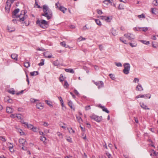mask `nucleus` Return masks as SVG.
I'll list each match as a JSON object with an SVG mask.
<instances>
[{"mask_svg": "<svg viewBox=\"0 0 158 158\" xmlns=\"http://www.w3.org/2000/svg\"><path fill=\"white\" fill-rule=\"evenodd\" d=\"M99 107L102 108L103 111H105L107 113H109V111L107 110L106 108H105L104 106H102L101 105H100Z\"/></svg>", "mask_w": 158, "mask_h": 158, "instance_id": "13", "label": "nucleus"}, {"mask_svg": "<svg viewBox=\"0 0 158 158\" xmlns=\"http://www.w3.org/2000/svg\"><path fill=\"white\" fill-rule=\"evenodd\" d=\"M115 65L118 67H122V64L120 62L119 63H116Z\"/></svg>", "mask_w": 158, "mask_h": 158, "instance_id": "52", "label": "nucleus"}, {"mask_svg": "<svg viewBox=\"0 0 158 158\" xmlns=\"http://www.w3.org/2000/svg\"><path fill=\"white\" fill-rule=\"evenodd\" d=\"M8 144H10L11 145L9 146V150H10V151L11 152H13V146L11 143H8Z\"/></svg>", "mask_w": 158, "mask_h": 158, "instance_id": "32", "label": "nucleus"}, {"mask_svg": "<svg viewBox=\"0 0 158 158\" xmlns=\"http://www.w3.org/2000/svg\"><path fill=\"white\" fill-rule=\"evenodd\" d=\"M74 92L77 95H79V93L77 90L75 89L74 90Z\"/></svg>", "mask_w": 158, "mask_h": 158, "instance_id": "58", "label": "nucleus"}, {"mask_svg": "<svg viewBox=\"0 0 158 158\" xmlns=\"http://www.w3.org/2000/svg\"><path fill=\"white\" fill-rule=\"evenodd\" d=\"M19 141L20 143L22 144L23 146H24V145H25V143L26 142V140L23 139H20Z\"/></svg>", "mask_w": 158, "mask_h": 158, "instance_id": "15", "label": "nucleus"}, {"mask_svg": "<svg viewBox=\"0 0 158 158\" xmlns=\"http://www.w3.org/2000/svg\"><path fill=\"white\" fill-rule=\"evenodd\" d=\"M152 4L153 5L157 6L158 5V1L157 0H154L153 1Z\"/></svg>", "mask_w": 158, "mask_h": 158, "instance_id": "33", "label": "nucleus"}, {"mask_svg": "<svg viewBox=\"0 0 158 158\" xmlns=\"http://www.w3.org/2000/svg\"><path fill=\"white\" fill-rule=\"evenodd\" d=\"M89 29V28L87 27V25H85V26H84L82 28V30L83 31H85Z\"/></svg>", "mask_w": 158, "mask_h": 158, "instance_id": "48", "label": "nucleus"}, {"mask_svg": "<svg viewBox=\"0 0 158 158\" xmlns=\"http://www.w3.org/2000/svg\"><path fill=\"white\" fill-rule=\"evenodd\" d=\"M59 80L61 82H62L64 80V77L62 74L60 75V76L59 78Z\"/></svg>", "mask_w": 158, "mask_h": 158, "instance_id": "28", "label": "nucleus"}, {"mask_svg": "<svg viewBox=\"0 0 158 158\" xmlns=\"http://www.w3.org/2000/svg\"><path fill=\"white\" fill-rule=\"evenodd\" d=\"M42 16L46 17L48 19H50L52 16V12L51 10H45L42 15Z\"/></svg>", "mask_w": 158, "mask_h": 158, "instance_id": "4", "label": "nucleus"}, {"mask_svg": "<svg viewBox=\"0 0 158 158\" xmlns=\"http://www.w3.org/2000/svg\"><path fill=\"white\" fill-rule=\"evenodd\" d=\"M46 103L49 106H52V102L50 101H48V100H46L45 101Z\"/></svg>", "mask_w": 158, "mask_h": 158, "instance_id": "38", "label": "nucleus"}, {"mask_svg": "<svg viewBox=\"0 0 158 158\" xmlns=\"http://www.w3.org/2000/svg\"><path fill=\"white\" fill-rule=\"evenodd\" d=\"M35 7L36 8H41V7L40 6L38 5L37 2H35Z\"/></svg>", "mask_w": 158, "mask_h": 158, "instance_id": "46", "label": "nucleus"}, {"mask_svg": "<svg viewBox=\"0 0 158 158\" xmlns=\"http://www.w3.org/2000/svg\"><path fill=\"white\" fill-rule=\"evenodd\" d=\"M142 43L145 44H146V45L149 44L150 43V42L149 41H146L144 40H142Z\"/></svg>", "mask_w": 158, "mask_h": 158, "instance_id": "51", "label": "nucleus"}, {"mask_svg": "<svg viewBox=\"0 0 158 158\" xmlns=\"http://www.w3.org/2000/svg\"><path fill=\"white\" fill-rule=\"evenodd\" d=\"M44 64V60L42 59L41 60V62L38 64L39 66H42Z\"/></svg>", "mask_w": 158, "mask_h": 158, "instance_id": "36", "label": "nucleus"}, {"mask_svg": "<svg viewBox=\"0 0 158 158\" xmlns=\"http://www.w3.org/2000/svg\"><path fill=\"white\" fill-rule=\"evenodd\" d=\"M152 151L153 152V154H154V155H155L156 156H158V152H156L153 150H152Z\"/></svg>", "mask_w": 158, "mask_h": 158, "instance_id": "63", "label": "nucleus"}, {"mask_svg": "<svg viewBox=\"0 0 158 158\" xmlns=\"http://www.w3.org/2000/svg\"><path fill=\"white\" fill-rule=\"evenodd\" d=\"M6 111L7 113H10L13 112V110L11 108L8 107L6 108Z\"/></svg>", "mask_w": 158, "mask_h": 158, "instance_id": "17", "label": "nucleus"}, {"mask_svg": "<svg viewBox=\"0 0 158 158\" xmlns=\"http://www.w3.org/2000/svg\"><path fill=\"white\" fill-rule=\"evenodd\" d=\"M111 32L112 34L114 35L115 36L117 35V33L116 32V31L112 29L111 31Z\"/></svg>", "mask_w": 158, "mask_h": 158, "instance_id": "40", "label": "nucleus"}, {"mask_svg": "<svg viewBox=\"0 0 158 158\" xmlns=\"http://www.w3.org/2000/svg\"><path fill=\"white\" fill-rule=\"evenodd\" d=\"M67 129L69 131V132L71 134L74 133L75 132L74 131L72 128H71L70 129L68 128Z\"/></svg>", "mask_w": 158, "mask_h": 158, "instance_id": "29", "label": "nucleus"}, {"mask_svg": "<svg viewBox=\"0 0 158 158\" xmlns=\"http://www.w3.org/2000/svg\"><path fill=\"white\" fill-rule=\"evenodd\" d=\"M64 84L63 85V86L65 89H67L68 88L69 86V84H68L67 81L66 80L64 81Z\"/></svg>", "mask_w": 158, "mask_h": 158, "instance_id": "22", "label": "nucleus"}, {"mask_svg": "<svg viewBox=\"0 0 158 158\" xmlns=\"http://www.w3.org/2000/svg\"><path fill=\"white\" fill-rule=\"evenodd\" d=\"M53 64L56 66H59L60 64L58 60L53 61Z\"/></svg>", "mask_w": 158, "mask_h": 158, "instance_id": "27", "label": "nucleus"}, {"mask_svg": "<svg viewBox=\"0 0 158 158\" xmlns=\"http://www.w3.org/2000/svg\"><path fill=\"white\" fill-rule=\"evenodd\" d=\"M36 23L40 27L45 28L48 27V22L44 20H38L36 21Z\"/></svg>", "mask_w": 158, "mask_h": 158, "instance_id": "2", "label": "nucleus"}, {"mask_svg": "<svg viewBox=\"0 0 158 158\" xmlns=\"http://www.w3.org/2000/svg\"><path fill=\"white\" fill-rule=\"evenodd\" d=\"M148 28L147 27H144L142 28H139L137 31H143L145 32L148 30Z\"/></svg>", "mask_w": 158, "mask_h": 158, "instance_id": "19", "label": "nucleus"}, {"mask_svg": "<svg viewBox=\"0 0 158 158\" xmlns=\"http://www.w3.org/2000/svg\"><path fill=\"white\" fill-rule=\"evenodd\" d=\"M25 12L24 11H22L20 12L19 10H14L12 14L13 18H20V20L21 21H23L24 20L25 18H26V16H25Z\"/></svg>", "mask_w": 158, "mask_h": 158, "instance_id": "1", "label": "nucleus"}, {"mask_svg": "<svg viewBox=\"0 0 158 158\" xmlns=\"http://www.w3.org/2000/svg\"><path fill=\"white\" fill-rule=\"evenodd\" d=\"M65 71L66 72H69L72 73H74V71L73 69H65Z\"/></svg>", "mask_w": 158, "mask_h": 158, "instance_id": "23", "label": "nucleus"}, {"mask_svg": "<svg viewBox=\"0 0 158 158\" xmlns=\"http://www.w3.org/2000/svg\"><path fill=\"white\" fill-rule=\"evenodd\" d=\"M38 101V100L35 99H34V98H31L30 100V101H31V102L33 103H34L35 102Z\"/></svg>", "mask_w": 158, "mask_h": 158, "instance_id": "43", "label": "nucleus"}, {"mask_svg": "<svg viewBox=\"0 0 158 158\" xmlns=\"http://www.w3.org/2000/svg\"><path fill=\"white\" fill-rule=\"evenodd\" d=\"M143 89L142 85L140 84H139L137 86L136 88V90L137 91H143Z\"/></svg>", "mask_w": 158, "mask_h": 158, "instance_id": "12", "label": "nucleus"}, {"mask_svg": "<svg viewBox=\"0 0 158 158\" xmlns=\"http://www.w3.org/2000/svg\"><path fill=\"white\" fill-rule=\"evenodd\" d=\"M68 104L71 109H73V110H74V108L73 107V103L71 101L69 100L68 101Z\"/></svg>", "mask_w": 158, "mask_h": 158, "instance_id": "18", "label": "nucleus"}, {"mask_svg": "<svg viewBox=\"0 0 158 158\" xmlns=\"http://www.w3.org/2000/svg\"><path fill=\"white\" fill-rule=\"evenodd\" d=\"M38 74V73L37 71H34L30 73V74L31 76H35L37 75Z\"/></svg>", "mask_w": 158, "mask_h": 158, "instance_id": "26", "label": "nucleus"}, {"mask_svg": "<svg viewBox=\"0 0 158 158\" xmlns=\"http://www.w3.org/2000/svg\"><path fill=\"white\" fill-rule=\"evenodd\" d=\"M90 105L87 106L85 107V110H88L90 109Z\"/></svg>", "mask_w": 158, "mask_h": 158, "instance_id": "50", "label": "nucleus"}, {"mask_svg": "<svg viewBox=\"0 0 158 158\" xmlns=\"http://www.w3.org/2000/svg\"><path fill=\"white\" fill-rule=\"evenodd\" d=\"M57 133L58 135L60 137L62 138H63V135L62 133H60V132H58Z\"/></svg>", "mask_w": 158, "mask_h": 158, "instance_id": "44", "label": "nucleus"}, {"mask_svg": "<svg viewBox=\"0 0 158 158\" xmlns=\"http://www.w3.org/2000/svg\"><path fill=\"white\" fill-rule=\"evenodd\" d=\"M24 124H26L27 127L30 129H32V128H33V126L31 124H28L27 123H26V122L24 123Z\"/></svg>", "mask_w": 158, "mask_h": 158, "instance_id": "24", "label": "nucleus"}, {"mask_svg": "<svg viewBox=\"0 0 158 158\" xmlns=\"http://www.w3.org/2000/svg\"><path fill=\"white\" fill-rule=\"evenodd\" d=\"M90 117L92 119L95 121L99 122H100L102 119V116H96L95 115H92L90 116Z\"/></svg>", "mask_w": 158, "mask_h": 158, "instance_id": "5", "label": "nucleus"}, {"mask_svg": "<svg viewBox=\"0 0 158 158\" xmlns=\"http://www.w3.org/2000/svg\"><path fill=\"white\" fill-rule=\"evenodd\" d=\"M100 17L102 18V19L105 20L106 22H109L111 21L112 17L111 16H101Z\"/></svg>", "mask_w": 158, "mask_h": 158, "instance_id": "8", "label": "nucleus"}, {"mask_svg": "<svg viewBox=\"0 0 158 158\" xmlns=\"http://www.w3.org/2000/svg\"><path fill=\"white\" fill-rule=\"evenodd\" d=\"M11 4H10L9 3H7V2H6V5L5 7V9L6 10H10V6H11Z\"/></svg>", "mask_w": 158, "mask_h": 158, "instance_id": "21", "label": "nucleus"}, {"mask_svg": "<svg viewBox=\"0 0 158 158\" xmlns=\"http://www.w3.org/2000/svg\"><path fill=\"white\" fill-rule=\"evenodd\" d=\"M109 76H110V78L112 79L113 80H114L115 79V77H114V75L112 74H110L109 75Z\"/></svg>", "mask_w": 158, "mask_h": 158, "instance_id": "47", "label": "nucleus"}, {"mask_svg": "<svg viewBox=\"0 0 158 158\" xmlns=\"http://www.w3.org/2000/svg\"><path fill=\"white\" fill-rule=\"evenodd\" d=\"M36 107L38 109L41 110L43 109V106L42 105L41 103H39L36 105Z\"/></svg>", "mask_w": 158, "mask_h": 158, "instance_id": "20", "label": "nucleus"}, {"mask_svg": "<svg viewBox=\"0 0 158 158\" xmlns=\"http://www.w3.org/2000/svg\"><path fill=\"white\" fill-rule=\"evenodd\" d=\"M8 92L9 93L11 94H15V91L13 89H9L8 90Z\"/></svg>", "mask_w": 158, "mask_h": 158, "instance_id": "30", "label": "nucleus"}, {"mask_svg": "<svg viewBox=\"0 0 158 158\" xmlns=\"http://www.w3.org/2000/svg\"><path fill=\"white\" fill-rule=\"evenodd\" d=\"M16 117L19 119H20L21 118V114H17Z\"/></svg>", "mask_w": 158, "mask_h": 158, "instance_id": "55", "label": "nucleus"}, {"mask_svg": "<svg viewBox=\"0 0 158 158\" xmlns=\"http://www.w3.org/2000/svg\"><path fill=\"white\" fill-rule=\"evenodd\" d=\"M95 21L97 24L100 26L102 25V23L98 19H95Z\"/></svg>", "mask_w": 158, "mask_h": 158, "instance_id": "25", "label": "nucleus"}, {"mask_svg": "<svg viewBox=\"0 0 158 158\" xmlns=\"http://www.w3.org/2000/svg\"><path fill=\"white\" fill-rule=\"evenodd\" d=\"M24 65L25 67L27 68H28L30 66V63L29 62H26L24 63Z\"/></svg>", "mask_w": 158, "mask_h": 158, "instance_id": "37", "label": "nucleus"}, {"mask_svg": "<svg viewBox=\"0 0 158 158\" xmlns=\"http://www.w3.org/2000/svg\"><path fill=\"white\" fill-rule=\"evenodd\" d=\"M11 57L15 60H18V55L16 54H12L11 55Z\"/></svg>", "mask_w": 158, "mask_h": 158, "instance_id": "14", "label": "nucleus"}, {"mask_svg": "<svg viewBox=\"0 0 158 158\" xmlns=\"http://www.w3.org/2000/svg\"><path fill=\"white\" fill-rule=\"evenodd\" d=\"M78 39L80 40V41H81L82 40H85V38H83L81 36H80L79 38Z\"/></svg>", "mask_w": 158, "mask_h": 158, "instance_id": "61", "label": "nucleus"}, {"mask_svg": "<svg viewBox=\"0 0 158 158\" xmlns=\"http://www.w3.org/2000/svg\"><path fill=\"white\" fill-rule=\"evenodd\" d=\"M47 53V52H45L44 53V55L45 57L50 58L52 57V55H48Z\"/></svg>", "mask_w": 158, "mask_h": 158, "instance_id": "31", "label": "nucleus"}, {"mask_svg": "<svg viewBox=\"0 0 158 158\" xmlns=\"http://www.w3.org/2000/svg\"><path fill=\"white\" fill-rule=\"evenodd\" d=\"M77 119L80 123L82 122V120L80 117H77Z\"/></svg>", "mask_w": 158, "mask_h": 158, "instance_id": "41", "label": "nucleus"}, {"mask_svg": "<svg viewBox=\"0 0 158 158\" xmlns=\"http://www.w3.org/2000/svg\"><path fill=\"white\" fill-rule=\"evenodd\" d=\"M32 130L34 132H36L37 131V128L33 126V128H32Z\"/></svg>", "mask_w": 158, "mask_h": 158, "instance_id": "59", "label": "nucleus"}, {"mask_svg": "<svg viewBox=\"0 0 158 158\" xmlns=\"http://www.w3.org/2000/svg\"><path fill=\"white\" fill-rule=\"evenodd\" d=\"M119 9L121 10L124 9L125 8L124 7V6L122 4H120L118 6Z\"/></svg>", "mask_w": 158, "mask_h": 158, "instance_id": "39", "label": "nucleus"}, {"mask_svg": "<svg viewBox=\"0 0 158 158\" xmlns=\"http://www.w3.org/2000/svg\"><path fill=\"white\" fill-rule=\"evenodd\" d=\"M139 79L138 78H134L133 82L135 83L138 82L139 81Z\"/></svg>", "mask_w": 158, "mask_h": 158, "instance_id": "56", "label": "nucleus"}, {"mask_svg": "<svg viewBox=\"0 0 158 158\" xmlns=\"http://www.w3.org/2000/svg\"><path fill=\"white\" fill-rule=\"evenodd\" d=\"M141 107L145 110H149L150 109L147 106H146L144 103H140Z\"/></svg>", "mask_w": 158, "mask_h": 158, "instance_id": "16", "label": "nucleus"}, {"mask_svg": "<svg viewBox=\"0 0 158 158\" xmlns=\"http://www.w3.org/2000/svg\"><path fill=\"white\" fill-rule=\"evenodd\" d=\"M7 30L9 32H11L15 30V28L14 27L10 25L9 26H7Z\"/></svg>", "mask_w": 158, "mask_h": 158, "instance_id": "10", "label": "nucleus"}, {"mask_svg": "<svg viewBox=\"0 0 158 158\" xmlns=\"http://www.w3.org/2000/svg\"><path fill=\"white\" fill-rule=\"evenodd\" d=\"M99 48L100 50L102 51L103 50V47L102 45L101 44L99 45Z\"/></svg>", "mask_w": 158, "mask_h": 158, "instance_id": "64", "label": "nucleus"}, {"mask_svg": "<svg viewBox=\"0 0 158 158\" xmlns=\"http://www.w3.org/2000/svg\"><path fill=\"white\" fill-rule=\"evenodd\" d=\"M94 83L98 87V88H101L103 87L104 83L102 81H99L98 82H94Z\"/></svg>", "mask_w": 158, "mask_h": 158, "instance_id": "9", "label": "nucleus"}, {"mask_svg": "<svg viewBox=\"0 0 158 158\" xmlns=\"http://www.w3.org/2000/svg\"><path fill=\"white\" fill-rule=\"evenodd\" d=\"M0 138H1V139L2 140V141L5 142L6 141V140L5 139V138L3 137L0 136Z\"/></svg>", "mask_w": 158, "mask_h": 158, "instance_id": "62", "label": "nucleus"}, {"mask_svg": "<svg viewBox=\"0 0 158 158\" xmlns=\"http://www.w3.org/2000/svg\"><path fill=\"white\" fill-rule=\"evenodd\" d=\"M138 17L139 18H145V15L143 14H142L141 15H138Z\"/></svg>", "mask_w": 158, "mask_h": 158, "instance_id": "42", "label": "nucleus"}, {"mask_svg": "<svg viewBox=\"0 0 158 158\" xmlns=\"http://www.w3.org/2000/svg\"><path fill=\"white\" fill-rule=\"evenodd\" d=\"M112 0H106L103 1V5L106 7L112 5Z\"/></svg>", "mask_w": 158, "mask_h": 158, "instance_id": "6", "label": "nucleus"}, {"mask_svg": "<svg viewBox=\"0 0 158 158\" xmlns=\"http://www.w3.org/2000/svg\"><path fill=\"white\" fill-rule=\"evenodd\" d=\"M124 69L123 70V73L126 74H127L129 73V71L130 69V65L128 63H125L123 64Z\"/></svg>", "mask_w": 158, "mask_h": 158, "instance_id": "3", "label": "nucleus"}, {"mask_svg": "<svg viewBox=\"0 0 158 158\" xmlns=\"http://www.w3.org/2000/svg\"><path fill=\"white\" fill-rule=\"evenodd\" d=\"M124 36L129 40H131L135 39V36L133 34L129 33L125 34Z\"/></svg>", "mask_w": 158, "mask_h": 158, "instance_id": "7", "label": "nucleus"}, {"mask_svg": "<svg viewBox=\"0 0 158 158\" xmlns=\"http://www.w3.org/2000/svg\"><path fill=\"white\" fill-rule=\"evenodd\" d=\"M61 45L63 47H65L66 48H67V47H66V44L65 42L64 41L60 43Z\"/></svg>", "mask_w": 158, "mask_h": 158, "instance_id": "45", "label": "nucleus"}, {"mask_svg": "<svg viewBox=\"0 0 158 158\" xmlns=\"http://www.w3.org/2000/svg\"><path fill=\"white\" fill-rule=\"evenodd\" d=\"M145 98V96L144 95H139L136 96V98Z\"/></svg>", "mask_w": 158, "mask_h": 158, "instance_id": "35", "label": "nucleus"}, {"mask_svg": "<svg viewBox=\"0 0 158 158\" xmlns=\"http://www.w3.org/2000/svg\"><path fill=\"white\" fill-rule=\"evenodd\" d=\"M16 115H17V114H11L10 115V117L11 118H15V117H16Z\"/></svg>", "mask_w": 158, "mask_h": 158, "instance_id": "60", "label": "nucleus"}, {"mask_svg": "<svg viewBox=\"0 0 158 158\" xmlns=\"http://www.w3.org/2000/svg\"><path fill=\"white\" fill-rule=\"evenodd\" d=\"M66 140L67 141L70 143H72V139L70 137H68L66 138Z\"/></svg>", "mask_w": 158, "mask_h": 158, "instance_id": "49", "label": "nucleus"}, {"mask_svg": "<svg viewBox=\"0 0 158 158\" xmlns=\"http://www.w3.org/2000/svg\"><path fill=\"white\" fill-rule=\"evenodd\" d=\"M40 139L44 143L45 141L46 140V138L44 136H41L40 137Z\"/></svg>", "mask_w": 158, "mask_h": 158, "instance_id": "34", "label": "nucleus"}, {"mask_svg": "<svg viewBox=\"0 0 158 158\" xmlns=\"http://www.w3.org/2000/svg\"><path fill=\"white\" fill-rule=\"evenodd\" d=\"M48 6L47 5H44L43 6V10H48Z\"/></svg>", "mask_w": 158, "mask_h": 158, "instance_id": "53", "label": "nucleus"}, {"mask_svg": "<svg viewBox=\"0 0 158 158\" xmlns=\"http://www.w3.org/2000/svg\"><path fill=\"white\" fill-rule=\"evenodd\" d=\"M55 5L57 9H59V10H64V8L63 6L60 5L59 2L56 3Z\"/></svg>", "mask_w": 158, "mask_h": 158, "instance_id": "11", "label": "nucleus"}, {"mask_svg": "<svg viewBox=\"0 0 158 158\" xmlns=\"http://www.w3.org/2000/svg\"><path fill=\"white\" fill-rule=\"evenodd\" d=\"M43 125L44 127H47L48 126V123L44 122L43 124Z\"/></svg>", "mask_w": 158, "mask_h": 158, "instance_id": "57", "label": "nucleus"}, {"mask_svg": "<svg viewBox=\"0 0 158 158\" xmlns=\"http://www.w3.org/2000/svg\"><path fill=\"white\" fill-rule=\"evenodd\" d=\"M145 98L147 97L148 98H150L151 97V95L150 94H145Z\"/></svg>", "mask_w": 158, "mask_h": 158, "instance_id": "54", "label": "nucleus"}]
</instances>
